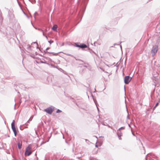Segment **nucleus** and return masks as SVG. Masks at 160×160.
Masks as SVG:
<instances>
[{"mask_svg":"<svg viewBox=\"0 0 160 160\" xmlns=\"http://www.w3.org/2000/svg\"><path fill=\"white\" fill-rule=\"evenodd\" d=\"M158 49V47L157 45H155L152 47L151 51V53L152 56H153L156 54Z\"/></svg>","mask_w":160,"mask_h":160,"instance_id":"f257e3e1","label":"nucleus"},{"mask_svg":"<svg viewBox=\"0 0 160 160\" xmlns=\"http://www.w3.org/2000/svg\"><path fill=\"white\" fill-rule=\"evenodd\" d=\"M54 107L53 106L50 107L44 110V111L49 114H51L54 110Z\"/></svg>","mask_w":160,"mask_h":160,"instance_id":"f03ea898","label":"nucleus"},{"mask_svg":"<svg viewBox=\"0 0 160 160\" xmlns=\"http://www.w3.org/2000/svg\"><path fill=\"white\" fill-rule=\"evenodd\" d=\"M132 79V78L130 77L129 76H126L124 78V83L126 84H128L129 83V82Z\"/></svg>","mask_w":160,"mask_h":160,"instance_id":"7ed1b4c3","label":"nucleus"},{"mask_svg":"<svg viewBox=\"0 0 160 160\" xmlns=\"http://www.w3.org/2000/svg\"><path fill=\"white\" fill-rule=\"evenodd\" d=\"M153 74V77H152V79L154 81V83L155 84H156L158 80V74L156 73V74H155L154 75Z\"/></svg>","mask_w":160,"mask_h":160,"instance_id":"20e7f679","label":"nucleus"},{"mask_svg":"<svg viewBox=\"0 0 160 160\" xmlns=\"http://www.w3.org/2000/svg\"><path fill=\"white\" fill-rule=\"evenodd\" d=\"M15 121L14 120L12 121V122L11 123V128L12 130L16 129L15 125Z\"/></svg>","mask_w":160,"mask_h":160,"instance_id":"39448f33","label":"nucleus"},{"mask_svg":"<svg viewBox=\"0 0 160 160\" xmlns=\"http://www.w3.org/2000/svg\"><path fill=\"white\" fill-rule=\"evenodd\" d=\"M87 47L86 45L84 44H80V48H85Z\"/></svg>","mask_w":160,"mask_h":160,"instance_id":"423d86ee","label":"nucleus"},{"mask_svg":"<svg viewBox=\"0 0 160 160\" xmlns=\"http://www.w3.org/2000/svg\"><path fill=\"white\" fill-rule=\"evenodd\" d=\"M124 129V127H121L120 128H119V129L118 130V132H119L120 131V130L121 129ZM117 135L118 136V137L119 138V139H120V140H121V138H120V135L119 134V132H118L117 133Z\"/></svg>","mask_w":160,"mask_h":160,"instance_id":"0eeeda50","label":"nucleus"},{"mask_svg":"<svg viewBox=\"0 0 160 160\" xmlns=\"http://www.w3.org/2000/svg\"><path fill=\"white\" fill-rule=\"evenodd\" d=\"M43 52H45V53H46V54L51 53V54H52L53 55H57L58 54V53H55L54 52H48V51H46V52L45 51H44V50L43 51Z\"/></svg>","mask_w":160,"mask_h":160,"instance_id":"6e6552de","label":"nucleus"},{"mask_svg":"<svg viewBox=\"0 0 160 160\" xmlns=\"http://www.w3.org/2000/svg\"><path fill=\"white\" fill-rule=\"evenodd\" d=\"M147 156L148 157H150V158H153L155 159V158L154 157L155 156L154 155H152L151 153L148 154Z\"/></svg>","mask_w":160,"mask_h":160,"instance_id":"1a4fd4ad","label":"nucleus"},{"mask_svg":"<svg viewBox=\"0 0 160 160\" xmlns=\"http://www.w3.org/2000/svg\"><path fill=\"white\" fill-rule=\"evenodd\" d=\"M18 147L19 149H20L22 148V142L21 141L20 142H18Z\"/></svg>","mask_w":160,"mask_h":160,"instance_id":"9d476101","label":"nucleus"},{"mask_svg":"<svg viewBox=\"0 0 160 160\" xmlns=\"http://www.w3.org/2000/svg\"><path fill=\"white\" fill-rule=\"evenodd\" d=\"M32 153V152L31 151H26L25 152V154L26 156H28Z\"/></svg>","mask_w":160,"mask_h":160,"instance_id":"9b49d317","label":"nucleus"},{"mask_svg":"<svg viewBox=\"0 0 160 160\" xmlns=\"http://www.w3.org/2000/svg\"><path fill=\"white\" fill-rule=\"evenodd\" d=\"M57 25H54L52 28V29L54 31H57Z\"/></svg>","mask_w":160,"mask_h":160,"instance_id":"f8f14e48","label":"nucleus"},{"mask_svg":"<svg viewBox=\"0 0 160 160\" xmlns=\"http://www.w3.org/2000/svg\"><path fill=\"white\" fill-rule=\"evenodd\" d=\"M3 18L2 17V13L0 11V23L2 21Z\"/></svg>","mask_w":160,"mask_h":160,"instance_id":"ddd939ff","label":"nucleus"},{"mask_svg":"<svg viewBox=\"0 0 160 160\" xmlns=\"http://www.w3.org/2000/svg\"><path fill=\"white\" fill-rule=\"evenodd\" d=\"M12 131L14 132V136H16L17 134V131L16 129H15L13 130Z\"/></svg>","mask_w":160,"mask_h":160,"instance_id":"4468645a","label":"nucleus"},{"mask_svg":"<svg viewBox=\"0 0 160 160\" xmlns=\"http://www.w3.org/2000/svg\"><path fill=\"white\" fill-rule=\"evenodd\" d=\"M37 63H47L46 61H45L44 62V61H40L39 62H37Z\"/></svg>","mask_w":160,"mask_h":160,"instance_id":"2eb2a0df","label":"nucleus"},{"mask_svg":"<svg viewBox=\"0 0 160 160\" xmlns=\"http://www.w3.org/2000/svg\"><path fill=\"white\" fill-rule=\"evenodd\" d=\"M33 118V116H31L29 119V120L27 122L28 123H29V121H32V118Z\"/></svg>","mask_w":160,"mask_h":160,"instance_id":"dca6fc26","label":"nucleus"},{"mask_svg":"<svg viewBox=\"0 0 160 160\" xmlns=\"http://www.w3.org/2000/svg\"><path fill=\"white\" fill-rule=\"evenodd\" d=\"M79 43H75V44L76 47L80 48V45H79Z\"/></svg>","mask_w":160,"mask_h":160,"instance_id":"f3484780","label":"nucleus"},{"mask_svg":"<svg viewBox=\"0 0 160 160\" xmlns=\"http://www.w3.org/2000/svg\"><path fill=\"white\" fill-rule=\"evenodd\" d=\"M62 112V111H61V110H60L59 109H58L57 110V111H56V113H59V112Z\"/></svg>","mask_w":160,"mask_h":160,"instance_id":"a211bd4d","label":"nucleus"},{"mask_svg":"<svg viewBox=\"0 0 160 160\" xmlns=\"http://www.w3.org/2000/svg\"><path fill=\"white\" fill-rule=\"evenodd\" d=\"M93 99L94 101L95 104H96L97 107V103H96V100L94 99V98H93ZM97 108L98 109V107H97Z\"/></svg>","mask_w":160,"mask_h":160,"instance_id":"6ab92c4d","label":"nucleus"},{"mask_svg":"<svg viewBox=\"0 0 160 160\" xmlns=\"http://www.w3.org/2000/svg\"><path fill=\"white\" fill-rule=\"evenodd\" d=\"M29 146H28L27 148H26V151H28V150H30L31 149V148H30Z\"/></svg>","mask_w":160,"mask_h":160,"instance_id":"aec40b11","label":"nucleus"},{"mask_svg":"<svg viewBox=\"0 0 160 160\" xmlns=\"http://www.w3.org/2000/svg\"><path fill=\"white\" fill-rule=\"evenodd\" d=\"M48 42L50 43V44H51L52 43H53V41L52 40H50L48 41Z\"/></svg>","mask_w":160,"mask_h":160,"instance_id":"412c9836","label":"nucleus"},{"mask_svg":"<svg viewBox=\"0 0 160 160\" xmlns=\"http://www.w3.org/2000/svg\"><path fill=\"white\" fill-rule=\"evenodd\" d=\"M157 93L158 94V95H160V89L158 91H157Z\"/></svg>","mask_w":160,"mask_h":160,"instance_id":"4be33fe9","label":"nucleus"},{"mask_svg":"<svg viewBox=\"0 0 160 160\" xmlns=\"http://www.w3.org/2000/svg\"><path fill=\"white\" fill-rule=\"evenodd\" d=\"M159 103L158 102H157L156 105H155V106H154V107L153 108V109H154L155 108L157 107V106H158V104Z\"/></svg>","mask_w":160,"mask_h":160,"instance_id":"5701e85b","label":"nucleus"},{"mask_svg":"<svg viewBox=\"0 0 160 160\" xmlns=\"http://www.w3.org/2000/svg\"><path fill=\"white\" fill-rule=\"evenodd\" d=\"M33 43L34 44H36L37 46H38V43H37V42H33Z\"/></svg>","mask_w":160,"mask_h":160,"instance_id":"b1692460","label":"nucleus"},{"mask_svg":"<svg viewBox=\"0 0 160 160\" xmlns=\"http://www.w3.org/2000/svg\"><path fill=\"white\" fill-rule=\"evenodd\" d=\"M42 34H43V35L44 36H46V35H45L44 34V32H43V31H42Z\"/></svg>","mask_w":160,"mask_h":160,"instance_id":"393cba45","label":"nucleus"},{"mask_svg":"<svg viewBox=\"0 0 160 160\" xmlns=\"http://www.w3.org/2000/svg\"><path fill=\"white\" fill-rule=\"evenodd\" d=\"M49 49V48H46V51H47Z\"/></svg>","mask_w":160,"mask_h":160,"instance_id":"a878e982","label":"nucleus"},{"mask_svg":"<svg viewBox=\"0 0 160 160\" xmlns=\"http://www.w3.org/2000/svg\"><path fill=\"white\" fill-rule=\"evenodd\" d=\"M38 30L40 31H43V30H42V29H40V28H39L38 29Z\"/></svg>","mask_w":160,"mask_h":160,"instance_id":"bb28decb","label":"nucleus"},{"mask_svg":"<svg viewBox=\"0 0 160 160\" xmlns=\"http://www.w3.org/2000/svg\"><path fill=\"white\" fill-rule=\"evenodd\" d=\"M95 147H97V148H98V145H97V144H96V145H95Z\"/></svg>","mask_w":160,"mask_h":160,"instance_id":"cd10ccee","label":"nucleus"},{"mask_svg":"<svg viewBox=\"0 0 160 160\" xmlns=\"http://www.w3.org/2000/svg\"><path fill=\"white\" fill-rule=\"evenodd\" d=\"M50 137H49V138H48V140L46 142H48L49 141V139H50Z\"/></svg>","mask_w":160,"mask_h":160,"instance_id":"c85d7f7f","label":"nucleus"},{"mask_svg":"<svg viewBox=\"0 0 160 160\" xmlns=\"http://www.w3.org/2000/svg\"><path fill=\"white\" fill-rule=\"evenodd\" d=\"M45 37L46 38H47V39H48V38L46 35L45 36Z\"/></svg>","mask_w":160,"mask_h":160,"instance_id":"c756f323","label":"nucleus"},{"mask_svg":"<svg viewBox=\"0 0 160 160\" xmlns=\"http://www.w3.org/2000/svg\"><path fill=\"white\" fill-rule=\"evenodd\" d=\"M84 67L86 68H87V67L86 66H84Z\"/></svg>","mask_w":160,"mask_h":160,"instance_id":"7c9ffc66","label":"nucleus"},{"mask_svg":"<svg viewBox=\"0 0 160 160\" xmlns=\"http://www.w3.org/2000/svg\"><path fill=\"white\" fill-rule=\"evenodd\" d=\"M37 14V13L36 12L34 13V14H35H35Z\"/></svg>","mask_w":160,"mask_h":160,"instance_id":"2f4dec72","label":"nucleus"},{"mask_svg":"<svg viewBox=\"0 0 160 160\" xmlns=\"http://www.w3.org/2000/svg\"><path fill=\"white\" fill-rule=\"evenodd\" d=\"M108 127H109V128H110L111 129H112V127H111L110 126H109Z\"/></svg>","mask_w":160,"mask_h":160,"instance_id":"473e14b6","label":"nucleus"},{"mask_svg":"<svg viewBox=\"0 0 160 160\" xmlns=\"http://www.w3.org/2000/svg\"><path fill=\"white\" fill-rule=\"evenodd\" d=\"M30 46H29V47L27 48H30Z\"/></svg>","mask_w":160,"mask_h":160,"instance_id":"72a5a7b5","label":"nucleus"},{"mask_svg":"<svg viewBox=\"0 0 160 160\" xmlns=\"http://www.w3.org/2000/svg\"><path fill=\"white\" fill-rule=\"evenodd\" d=\"M30 46H29V47L27 48H30Z\"/></svg>","mask_w":160,"mask_h":160,"instance_id":"f704fd0d","label":"nucleus"},{"mask_svg":"<svg viewBox=\"0 0 160 160\" xmlns=\"http://www.w3.org/2000/svg\"><path fill=\"white\" fill-rule=\"evenodd\" d=\"M129 118L128 115V116H127V118Z\"/></svg>","mask_w":160,"mask_h":160,"instance_id":"c9c22d12","label":"nucleus"},{"mask_svg":"<svg viewBox=\"0 0 160 160\" xmlns=\"http://www.w3.org/2000/svg\"><path fill=\"white\" fill-rule=\"evenodd\" d=\"M64 45V43H63L62 44V46H63V45Z\"/></svg>","mask_w":160,"mask_h":160,"instance_id":"e433bc0d","label":"nucleus"},{"mask_svg":"<svg viewBox=\"0 0 160 160\" xmlns=\"http://www.w3.org/2000/svg\"><path fill=\"white\" fill-rule=\"evenodd\" d=\"M120 47H121V49H122V46H121V45H120Z\"/></svg>","mask_w":160,"mask_h":160,"instance_id":"4c0bfd02","label":"nucleus"},{"mask_svg":"<svg viewBox=\"0 0 160 160\" xmlns=\"http://www.w3.org/2000/svg\"><path fill=\"white\" fill-rule=\"evenodd\" d=\"M80 60V61H81V62H83V61H82V60Z\"/></svg>","mask_w":160,"mask_h":160,"instance_id":"58836bf2","label":"nucleus"},{"mask_svg":"<svg viewBox=\"0 0 160 160\" xmlns=\"http://www.w3.org/2000/svg\"><path fill=\"white\" fill-rule=\"evenodd\" d=\"M132 133L133 136H135V135L133 133Z\"/></svg>","mask_w":160,"mask_h":160,"instance_id":"ea45409f","label":"nucleus"},{"mask_svg":"<svg viewBox=\"0 0 160 160\" xmlns=\"http://www.w3.org/2000/svg\"><path fill=\"white\" fill-rule=\"evenodd\" d=\"M40 51H41V52H43L42 50V51H41V50H40Z\"/></svg>","mask_w":160,"mask_h":160,"instance_id":"a19ab883","label":"nucleus"},{"mask_svg":"<svg viewBox=\"0 0 160 160\" xmlns=\"http://www.w3.org/2000/svg\"><path fill=\"white\" fill-rule=\"evenodd\" d=\"M40 51H41V52H43L42 50V51H41V50H40Z\"/></svg>","mask_w":160,"mask_h":160,"instance_id":"79ce46f5","label":"nucleus"},{"mask_svg":"<svg viewBox=\"0 0 160 160\" xmlns=\"http://www.w3.org/2000/svg\"><path fill=\"white\" fill-rule=\"evenodd\" d=\"M128 126H129V127H130V125H128Z\"/></svg>","mask_w":160,"mask_h":160,"instance_id":"37998d69","label":"nucleus"},{"mask_svg":"<svg viewBox=\"0 0 160 160\" xmlns=\"http://www.w3.org/2000/svg\"><path fill=\"white\" fill-rule=\"evenodd\" d=\"M25 124L26 125H27L28 124L27 123H26Z\"/></svg>","mask_w":160,"mask_h":160,"instance_id":"c03bdc74","label":"nucleus"},{"mask_svg":"<svg viewBox=\"0 0 160 160\" xmlns=\"http://www.w3.org/2000/svg\"><path fill=\"white\" fill-rule=\"evenodd\" d=\"M68 56H70L71 55L70 54H68Z\"/></svg>","mask_w":160,"mask_h":160,"instance_id":"a18cd8bd","label":"nucleus"},{"mask_svg":"<svg viewBox=\"0 0 160 160\" xmlns=\"http://www.w3.org/2000/svg\"><path fill=\"white\" fill-rule=\"evenodd\" d=\"M35 132H36V133L37 134V132H36V131H35Z\"/></svg>","mask_w":160,"mask_h":160,"instance_id":"49530a36","label":"nucleus"},{"mask_svg":"<svg viewBox=\"0 0 160 160\" xmlns=\"http://www.w3.org/2000/svg\"><path fill=\"white\" fill-rule=\"evenodd\" d=\"M146 160H148L147 158H146Z\"/></svg>","mask_w":160,"mask_h":160,"instance_id":"de8ad7c7","label":"nucleus"},{"mask_svg":"<svg viewBox=\"0 0 160 160\" xmlns=\"http://www.w3.org/2000/svg\"><path fill=\"white\" fill-rule=\"evenodd\" d=\"M152 160H155V159H152Z\"/></svg>","mask_w":160,"mask_h":160,"instance_id":"09e8293b","label":"nucleus"}]
</instances>
